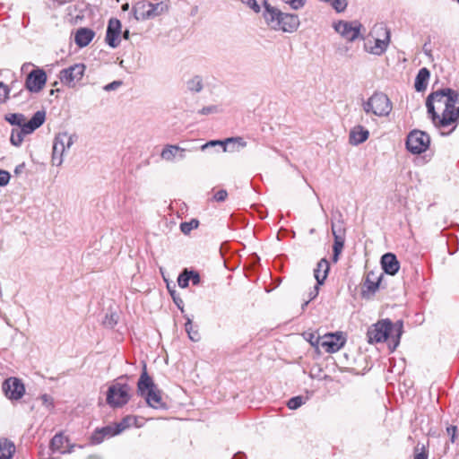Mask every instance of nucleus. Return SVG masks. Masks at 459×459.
I'll use <instances>...</instances> for the list:
<instances>
[{
  "instance_id": "nucleus-1",
  "label": "nucleus",
  "mask_w": 459,
  "mask_h": 459,
  "mask_svg": "<svg viewBox=\"0 0 459 459\" xmlns=\"http://www.w3.org/2000/svg\"><path fill=\"white\" fill-rule=\"evenodd\" d=\"M426 107L437 127L445 128L459 120V93L450 88L429 94Z\"/></svg>"
},
{
  "instance_id": "nucleus-2",
  "label": "nucleus",
  "mask_w": 459,
  "mask_h": 459,
  "mask_svg": "<svg viewBox=\"0 0 459 459\" xmlns=\"http://www.w3.org/2000/svg\"><path fill=\"white\" fill-rule=\"evenodd\" d=\"M402 333L401 321L393 324L389 319H383L368 328L367 336L370 343L388 342V348L393 352L400 343Z\"/></svg>"
},
{
  "instance_id": "nucleus-3",
  "label": "nucleus",
  "mask_w": 459,
  "mask_h": 459,
  "mask_svg": "<svg viewBox=\"0 0 459 459\" xmlns=\"http://www.w3.org/2000/svg\"><path fill=\"white\" fill-rule=\"evenodd\" d=\"M362 108L366 114L386 117L392 111L393 105L386 94L375 92L368 100L362 103Z\"/></svg>"
},
{
  "instance_id": "nucleus-4",
  "label": "nucleus",
  "mask_w": 459,
  "mask_h": 459,
  "mask_svg": "<svg viewBox=\"0 0 459 459\" xmlns=\"http://www.w3.org/2000/svg\"><path fill=\"white\" fill-rule=\"evenodd\" d=\"M46 120V112L44 110L37 111L33 117L24 125L22 128H13L11 132L10 142L13 145L20 146L24 139V136L33 133L36 129L40 127Z\"/></svg>"
},
{
  "instance_id": "nucleus-5",
  "label": "nucleus",
  "mask_w": 459,
  "mask_h": 459,
  "mask_svg": "<svg viewBox=\"0 0 459 459\" xmlns=\"http://www.w3.org/2000/svg\"><path fill=\"white\" fill-rule=\"evenodd\" d=\"M75 134H70L67 132H62L56 135L53 143L52 164L61 166L64 161V156L76 140Z\"/></svg>"
},
{
  "instance_id": "nucleus-6",
  "label": "nucleus",
  "mask_w": 459,
  "mask_h": 459,
  "mask_svg": "<svg viewBox=\"0 0 459 459\" xmlns=\"http://www.w3.org/2000/svg\"><path fill=\"white\" fill-rule=\"evenodd\" d=\"M168 11V5L163 2L152 4L147 1H139L133 8L134 16L137 21L153 19Z\"/></svg>"
},
{
  "instance_id": "nucleus-7",
  "label": "nucleus",
  "mask_w": 459,
  "mask_h": 459,
  "mask_svg": "<svg viewBox=\"0 0 459 459\" xmlns=\"http://www.w3.org/2000/svg\"><path fill=\"white\" fill-rule=\"evenodd\" d=\"M131 387L127 384L114 383L107 392V403L112 408H120L130 400Z\"/></svg>"
},
{
  "instance_id": "nucleus-8",
  "label": "nucleus",
  "mask_w": 459,
  "mask_h": 459,
  "mask_svg": "<svg viewBox=\"0 0 459 459\" xmlns=\"http://www.w3.org/2000/svg\"><path fill=\"white\" fill-rule=\"evenodd\" d=\"M430 144L429 135L420 130H412L407 136L406 148L413 154L426 152Z\"/></svg>"
},
{
  "instance_id": "nucleus-9",
  "label": "nucleus",
  "mask_w": 459,
  "mask_h": 459,
  "mask_svg": "<svg viewBox=\"0 0 459 459\" xmlns=\"http://www.w3.org/2000/svg\"><path fill=\"white\" fill-rule=\"evenodd\" d=\"M86 66L82 64H74L59 74L61 82L69 88H74L82 79Z\"/></svg>"
},
{
  "instance_id": "nucleus-10",
  "label": "nucleus",
  "mask_w": 459,
  "mask_h": 459,
  "mask_svg": "<svg viewBox=\"0 0 459 459\" xmlns=\"http://www.w3.org/2000/svg\"><path fill=\"white\" fill-rule=\"evenodd\" d=\"M2 390L11 401L20 400L25 394V386L17 377H8L3 382Z\"/></svg>"
},
{
  "instance_id": "nucleus-11",
  "label": "nucleus",
  "mask_w": 459,
  "mask_h": 459,
  "mask_svg": "<svg viewBox=\"0 0 459 459\" xmlns=\"http://www.w3.org/2000/svg\"><path fill=\"white\" fill-rule=\"evenodd\" d=\"M47 74L43 69L32 70L26 78L25 87L30 92H39L45 86Z\"/></svg>"
},
{
  "instance_id": "nucleus-12",
  "label": "nucleus",
  "mask_w": 459,
  "mask_h": 459,
  "mask_svg": "<svg viewBox=\"0 0 459 459\" xmlns=\"http://www.w3.org/2000/svg\"><path fill=\"white\" fill-rule=\"evenodd\" d=\"M344 343L345 338L342 333H327L322 336L320 347H322L325 352L333 353L342 349Z\"/></svg>"
},
{
  "instance_id": "nucleus-13",
  "label": "nucleus",
  "mask_w": 459,
  "mask_h": 459,
  "mask_svg": "<svg viewBox=\"0 0 459 459\" xmlns=\"http://www.w3.org/2000/svg\"><path fill=\"white\" fill-rule=\"evenodd\" d=\"M333 28L343 39L353 41L359 34V25L357 22L340 21L333 24Z\"/></svg>"
},
{
  "instance_id": "nucleus-14",
  "label": "nucleus",
  "mask_w": 459,
  "mask_h": 459,
  "mask_svg": "<svg viewBox=\"0 0 459 459\" xmlns=\"http://www.w3.org/2000/svg\"><path fill=\"white\" fill-rule=\"evenodd\" d=\"M120 34H121V22L116 18H111L108 21L106 42L107 44L115 48L120 44Z\"/></svg>"
},
{
  "instance_id": "nucleus-15",
  "label": "nucleus",
  "mask_w": 459,
  "mask_h": 459,
  "mask_svg": "<svg viewBox=\"0 0 459 459\" xmlns=\"http://www.w3.org/2000/svg\"><path fill=\"white\" fill-rule=\"evenodd\" d=\"M264 8L263 17L266 24L272 30H277V28L280 26L279 22L283 13L277 7L271 5L267 1H264Z\"/></svg>"
},
{
  "instance_id": "nucleus-16",
  "label": "nucleus",
  "mask_w": 459,
  "mask_h": 459,
  "mask_svg": "<svg viewBox=\"0 0 459 459\" xmlns=\"http://www.w3.org/2000/svg\"><path fill=\"white\" fill-rule=\"evenodd\" d=\"M279 23L277 30L292 33L298 30L300 22L297 14L283 13Z\"/></svg>"
},
{
  "instance_id": "nucleus-17",
  "label": "nucleus",
  "mask_w": 459,
  "mask_h": 459,
  "mask_svg": "<svg viewBox=\"0 0 459 459\" xmlns=\"http://www.w3.org/2000/svg\"><path fill=\"white\" fill-rule=\"evenodd\" d=\"M381 265L384 272L390 275H394L400 268L399 261L392 253H386L382 256Z\"/></svg>"
},
{
  "instance_id": "nucleus-18",
  "label": "nucleus",
  "mask_w": 459,
  "mask_h": 459,
  "mask_svg": "<svg viewBox=\"0 0 459 459\" xmlns=\"http://www.w3.org/2000/svg\"><path fill=\"white\" fill-rule=\"evenodd\" d=\"M382 278V274H377L374 272H368L365 277L364 281V290L363 294L368 293L370 295L374 294L379 287V283Z\"/></svg>"
},
{
  "instance_id": "nucleus-19",
  "label": "nucleus",
  "mask_w": 459,
  "mask_h": 459,
  "mask_svg": "<svg viewBox=\"0 0 459 459\" xmlns=\"http://www.w3.org/2000/svg\"><path fill=\"white\" fill-rule=\"evenodd\" d=\"M95 36V32L88 28H80L74 35V42L80 48L88 46Z\"/></svg>"
},
{
  "instance_id": "nucleus-20",
  "label": "nucleus",
  "mask_w": 459,
  "mask_h": 459,
  "mask_svg": "<svg viewBox=\"0 0 459 459\" xmlns=\"http://www.w3.org/2000/svg\"><path fill=\"white\" fill-rule=\"evenodd\" d=\"M368 136V130L365 129L362 126H356L350 132L349 142L352 145H359L367 141Z\"/></svg>"
},
{
  "instance_id": "nucleus-21",
  "label": "nucleus",
  "mask_w": 459,
  "mask_h": 459,
  "mask_svg": "<svg viewBox=\"0 0 459 459\" xmlns=\"http://www.w3.org/2000/svg\"><path fill=\"white\" fill-rule=\"evenodd\" d=\"M388 41V35L386 37V39H375L373 41L368 39L365 45V48L368 52L380 56L386 50Z\"/></svg>"
},
{
  "instance_id": "nucleus-22",
  "label": "nucleus",
  "mask_w": 459,
  "mask_h": 459,
  "mask_svg": "<svg viewBox=\"0 0 459 459\" xmlns=\"http://www.w3.org/2000/svg\"><path fill=\"white\" fill-rule=\"evenodd\" d=\"M152 388H156L152 379L148 375L146 371V367L144 366L143 371L140 376L137 384V392L140 395L143 396L149 390H152Z\"/></svg>"
},
{
  "instance_id": "nucleus-23",
  "label": "nucleus",
  "mask_w": 459,
  "mask_h": 459,
  "mask_svg": "<svg viewBox=\"0 0 459 459\" xmlns=\"http://www.w3.org/2000/svg\"><path fill=\"white\" fill-rule=\"evenodd\" d=\"M145 397L146 403L149 406L154 409H165L166 405L162 402V398L160 393L157 388H152V390H149L143 395Z\"/></svg>"
},
{
  "instance_id": "nucleus-24",
  "label": "nucleus",
  "mask_w": 459,
  "mask_h": 459,
  "mask_svg": "<svg viewBox=\"0 0 459 459\" xmlns=\"http://www.w3.org/2000/svg\"><path fill=\"white\" fill-rule=\"evenodd\" d=\"M329 271V263L326 259H321L314 270V276L316 280L317 285H322L327 277Z\"/></svg>"
},
{
  "instance_id": "nucleus-25",
  "label": "nucleus",
  "mask_w": 459,
  "mask_h": 459,
  "mask_svg": "<svg viewBox=\"0 0 459 459\" xmlns=\"http://www.w3.org/2000/svg\"><path fill=\"white\" fill-rule=\"evenodd\" d=\"M429 76L430 73L427 68L423 67L419 71L414 83V87L417 91H422L426 90Z\"/></svg>"
},
{
  "instance_id": "nucleus-26",
  "label": "nucleus",
  "mask_w": 459,
  "mask_h": 459,
  "mask_svg": "<svg viewBox=\"0 0 459 459\" xmlns=\"http://www.w3.org/2000/svg\"><path fill=\"white\" fill-rule=\"evenodd\" d=\"M15 452L14 444L6 439H0V459H10Z\"/></svg>"
},
{
  "instance_id": "nucleus-27",
  "label": "nucleus",
  "mask_w": 459,
  "mask_h": 459,
  "mask_svg": "<svg viewBox=\"0 0 459 459\" xmlns=\"http://www.w3.org/2000/svg\"><path fill=\"white\" fill-rule=\"evenodd\" d=\"M117 434L118 433L116 432V426H107L100 429H97L92 436V439L96 443H100L105 437H113Z\"/></svg>"
},
{
  "instance_id": "nucleus-28",
  "label": "nucleus",
  "mask_w": 459,
  "mask_h": 459,
  "mask_svg": "<svg viewBox=\"0 0 459 459\" xmlns=\"http://www.w3.org/2000/svg\"><path fill=\"white\" fill-rule=\"evenodd\" d=\"M4 120L12 126H18L17 128L24 127L28 122L25 116L21 113H8L4 116Z\"/></svg>"
},
{
  "instance_id": "nucleus-29",
  "label": "nucleus",
  "mask_w": 459,
  "mask_h": 459,
  "mask_svg": "<svg viewBox=\"0 0 459 459\" xmlns=\"http://www.w3.org/2000/svg\"><path fill=\"white\" fill-rule=\"evenodd\" d=\"M137 419L134 416H126L120 422L116 424V432L121 433L127 428L135 425Z\"/></svg>"
},
{
  "instance_id": "nucleus-30",
  "label": "nucleus",
  "mask_w": 459,
  "mask_h": 459,
  "mask_svg": "<svg viewBox=\"0 0 459 459\" xmlns=\"http://www.w3.org/2000/svg\"><path fill=\"white\" fill-rule=\"evenodd\" d=\"M178 151L183 152L185 150L176 145H168L162 150L160 156L165 160H172Z\"/></svg>"
},
{
  "instance_id": "nucleus-31",
  "label": "nucleus",
  "mask_w": 459,
  "mask_h": 459,
  "mask_svg": "<svg viewBox=\"0 0 459 459\" xmlns=\"http://www.w3.org/2000/svg\"><path fill=\"white\" fill-rule=\"evenodd\" d=\"M332 233L333 238H336V236L345 238V228L342 219L335 222H332Z\"/></svg>"
},
{
  "instance_id": "nucleus-32",
  "label": "nucleus",
  "mask_w": 459,
  "mask_h": 459,
  "mask_svg": "<svg viewBox=\"0 0 459 459\" xmlns=\"http://www.w3.org/2000/svg\"><path fill=\"white\" fill-rule=\"evenodd\" d=\"M185 329L191 341L198 342L200 340V334L197 330L194 329L192 320L190 318H187L186 323L185 324Z\"/></svg>"
},
{
  "instance_id": "nucleus-33",
  "label": "nucleus",
  "mask_w": 459,
  "mask_h": 459,
  "mask_svg": "<svg viewBox=\"0 0 459 459\" xmlns=\"http://www.w3.org/2000/svg\"><path fill=\"white\" fill-rule=\"evenodd\" d=\"M186 85L187 89L193 92H199L203 89V82L199 76H195L194 78L190 79Z\"/></svg>"
},
{
  "instance_id": "nucleus-34",
  "label": "nucleus",
  "mask_w": 459,
  "mask_h": 459,
  "mask_svg": "<svg viewBox=\"0 0 459 459\" xmlns=\"http://www.w3.org/2000/svg\"><path fill=\"white\" fill-rule=\"evenodd\" d=\"M345 238L337 237L334 238V243H333V261L336 262L338 260V256L341 254L343 246H344Z\"/></svg>"
},
{
  "instance_id": "nucleus-35",
  "label": "nucleus",
  "mask_w": 459,
  "mask_h": 459,
  "mask_svg": "<svg viewBox=\"0 0 459 459\" xmlns=\"http://www.w3.org/2000/svg\"><path fill=\"white\" fill-rule=\"evenodd\" d=\"M305 339L311 344V346L318 349L321 344L322 336H320L317 333H305Z\"/></svg>"
},
{
  "instance_id": "nucleus-36",
  "label": "nucleus",
  "mask_w": 459,
  "mask_h": 459,
  "mask_svg": "<svg viewBox=\"0 0 459 459\" xmlns=\"http://www.w3.org/2000/svg\"><path fill=\"white\" fill-rule=\"evenodd\" d=\"M65 441V438L62 435H55L50 442V448L53 451H58L64 454V451H61V448L63 446V443Z\"/></svg>"
},
{
  "instance_id": "nucleus-37",
  "label": "nucleus",
  "mask_w": 459,
  "mask_h": 459,
  "mask_svg": "<svg viewBox=\"0 0 459 459\" xmlns=\"http://www.w3.org/2000/svg\"><path fill=\"white\" fill-rule=\"evenodd\" d=\"M198 221L192 220L190 221L182 222L180 224V230L184 234H188L190 231L198 227Z\"/></svg>"
},
{
  "instance_id": "nucleus-38",
  "label": "nucleus",
  "mask_w": 459,
  "mask_h": 459,
  "mask_svg": "<svg viewBox=\"0 0 459 459\" xmlns=\"http://www.w3.org/2000/svg\"><path fill=\"white\" fill-rule=\"evenodd\" d=\"M189 274L188 269H184L183 272L178 275V284L180 288L185 289L189 285Z\"/></svg>"
},
{
  "instance_id": "nucleus-39",
  "label": "nucleus",
  "mask_w": 459,
  "mask_h": 459,
  "mask_svg": "<svg viewBox=\"0 0 459 459\" xmlns=\"http://www.w3.org/2000/svg\"><path fill=\"white\" fill-rule=\"evenodd\" d=\"M303 403H304V401L301 396H295V397L290 398L288 401L287 405H288L289 409L296 410V409L299 408Z\"/></svg>"
},
{
  "instance_id": "nucleus-40",
  "label": "nucleus",
  "mask_w": 459,
  "mask_h": 459,
  "mask_svg": "<svg viewBox=\"0 0 459 459\" xmlns=\"http://www.w3.org/2000/svg\"><path fill=\"white\" fill-rule=\"evenodd\" d=\"M10 89L4 82H0V104L5 103L9 98Z\"/></svg>"
},
{
  "instance_id": "nucleus-41",
  "label": "nucleus",
  "mask_w": 459,
  "mask_h": 459,
  "mask_svg": "<svg viewBox=\"0 0 459 459\" xmlns=\"http://www.w3.org/2000/svg\"><path fill=\"white\" fill-rule=\"evenodd\" d=\"M216 145L222 146L223 152H227L228 143H226V140L225 141H220V140L210 141L202 146V150H205L208 147H212V146H216Z\"/></svg>"
},
{
  "instance_id": "nucleus-42",
  "label": "nucleus",
  "mask_w": 459,
  "mask_h": 459,
  "mask_svg": "<svg viewBox=\"0 0 459 459\" xmlns=\"http://www.w3.org/2000/svg\"><path fill=\"white\" fill-rule=\"evenodd\" d=\"M241 3L250 7L255 13L260 12V6L256 0H241Z\"/></svg>"
},
{
  "instance_id": "nucleus-43",
  "label": "nucleus",
  "mask_w": 459,
  "mask_h": 459,
  "mask_svg": "<svg viewBox=\"0 0 459 459\" xmlns=\"http://www.w3.org/2000/svg\"><path fill=\"white\" fill-rule=\"evenodd\" d=\"M189 280L193 285H198L201 281L200 274L193 270H188Z\"/></svg>"
},
{
  "instance_id": "nucleus-44",
  "label": "nucleus",
  "mask_w": 459,
  "mask_h": 459,
  "mask_svg": "<svg viewBox=\"0 0 459 459\" xmlns=\"http://www.w3.org/2000/svg\"><path fill=\"white\" fill-rule=\"evenodd\" d=\"M10 174L6 170L0 169V186H6L10 181Z\"/></svg>"
},
{
  "instance_id": "nucleus-45",
  "label": "nucleus",
  "mask_w": 459,
  "mask_h": 459,
  "mask_svg": "<svg viewBox=\"0 0 459 459\" xmlns=\"http://www.w3.org/2000/svg\"><path fill=\"white\" fill-rule=\"evenodd\" d=\"M227 191L224 189H221L214 194L213 199L217 202H223L227 198Z\"/></svg>"
},
{
  "instance_id": "nucleus-46",
  "label": "nucleus",
  "mask_w": 459,
  "mask_h": 459,
  "mask_svg": "<svg viewBox=\"0 0 459 459\" xmlns=\"http://www.w3.org/2000/svg\"><path fill=\"white\" fill-rule=\"evenodd\" d=\"M117 324V316L115 314H111L110 316H107L104 321V325L108 327H114Z\"/></svg>"
},
{
  "instance_id": "nucleus-47",
  "label": "nucleus",
  "mask_w": 459,
  "mask_h": 459,
  "mask_svg": "<svg viewBox=\"0 0 459 459\" xmlns=\"http://www.w3.org/2000/svg\"><path fill=\"white\" fill-rule=\"evenodd\" d=\"M40 400L42 401L43 405H45L47 408H52L53 407V398L45 394L40 396Z\"/></svg>"
},
{
  "instance_id": "nucleus-48",
  "label": "nucleus",
  "mask_w": 459,
  "mask_h": 459,
  "mask_svg": "<svg viewBox=\"0 0 459 459\" xmlns=\"http://www.w3.org/2000/svg\"><path fill=\"white\" fill-rule=\"evenodd\" d=\"M226 143H238L240 147H245L247 145V143L243 141L241 137H236V138H228L226 139Z\"/></svg>"
},
{
  "instance_id": "nucleus-49",
  "label": "nucleus",
  "mask_w": 459,
  "mask_h": 459,
  "mask_svg": "<svg viewBox=\"0 0 459 459\" xmlns=\"http://www.w3.org/2000/svg\"><path fill=\"white\" fill-rule=\"evenodd\" d=\"M306 0H290L289 2L290 7L294 10H299L304 6Z\"/></svg>"
},
{
  "instance_id": "nucleus-50",
  "label": "nucleus",
  "mask_w": 459,
  "mask_h": 459,
  "mask_svg": "<svg viewBox=\"0 0 459 459\" xmlns=\"http://www.w3.org/2000/svg\"><path fill=\"white\" fill-rule=\"evenodd\" d=\"M122 84L121 81H114L104 86L106 91H110L117 89Z\"/></svg>"
},
{
  "instance_id": "nucleus-51",
  "label": "nucleus",
  "mask_w": 459,
  "mask_h": 459,
  "mask_svg": "<svg viewBox=\"0 0 459 459\" xmlns=\"http://www.w3.org/2000/svg\"><path fill=\"white\" fill-rule=\"evenodd\" d=\"M216 111H217L216 106H208V107H204L202 109H200L199 113L202 115H208L211 113H214Z\"/></svg>"
},
{
  "instance_id": "nucleus-52",
  "label": "nucleus",
  "mask_w": 459,
  "mask_h": 459,
  "mask_svg": "<svg viewBox=\"0 0 459 459\" xmlns=\"http://www.w3.org/2000/svg\"><path fill=\"white\" fill-rule=\"evenodd\" d=\"M318 290H319V285L316 284L314 287V290H311L309 293V297H310L309 300L314 299L318 295Z\"/></svg>"
},
{
  "instance_id": "nucleus-53",
  "label": "nucleus",
  "mask_w": 459,
  "mask_h": 459,
  "mask_svg": "<svg viewBox=\"0 0 459 459\" xmlns=\"http://www.w3.org/2000/svg\"><path fill=\"white\" fill-rule=\"evenodd\" d=\"M414 459H428V455L425 452L417 453Z\"/></svg>"
},
{
  "instance_id": "nucleus-54",
  "label": "nucleus",
  "mask_w": 459,
  "mask_h": 459,
  "mask_svg": "<svg viewBox=\"0 0 459 459\" xmlns=\"http://www.w3.org/2000/svg\"><path fill=\"white\" fill-rule=\"evenodd\" d=\"M173 300L176 303V305L178 306V307L183 311V307L180 306V304L183 303L182 299H177L175 297H173Z\"/></svg>"
},
{
  "instance_id": "nucleus-55",
  "label": "nucleus",
  "mask_w": 459,
  "mask_h": 459,
  "mask_svg": "<svg viewBox=\"0 0 459 459\" xmlns=\"http://www.w3.org/2000/svg\"><path fill=\"white\" fill-rule=\"evenodd\" d=\"M123 37H124V39H129V30H125L123 32Z\"/></svg>"
},
{
  "instance_id": "nucleus-56",
  "label": "nucleus",
  "mask_w": 459,
  "mask_h": 459,
  "mask_svg": "<svg viewBox=\"0 0 459 459\" xmlns=\"http://www.w3.org/2000/svg\"><path fill=\"white\" fill-rule=\"evenodd\" d=\"M22 93H23V91L22 90V91H20V92H19L18 94H13V98H16V97H18V96L22 95Z\"/></svg>"
},
{
  "instance_id": "nucleus-57",
  "label": "nucleus",
  "mask_w": 459,
  "mask_h": 459,
  "mask_svg": "<svg viewBox=\"0 0 459 459\" xmlns=\"http://www.w3.org/2000/svg\"><path fill=\"white\" fill-rule=\"evenodd\" d=\"M309 301H310V300H307V301H306V302L302 305V309H304V308H305V307H307V304H308V302H309Z\"/></svg>"
},
{
  "instance_id": "nucleus-58",
  "label": "nucleus",
  "mask_w": 459,
  "mask_h": 459,
  "mask_svg": "<svg viewBox=\"0 0 459 459\" xmlns=\"http://www.w3.org/2000/svg\"><path fill=\"white\" fill-rule=\"evenodd\" d=\"M122 8H123V10H127L128 9V4H126L123 5Z\"/></svg>"
},
{
  "instance_id": "nucleus-59",
  "label": "nucleus",
  "mask_w": 459,
  "mask_h": 459,
  "mask_svg": "<svg viewBox=\"0 0 459 459\" xmlns=\"http://www.w3.org/2000/svg\"><path fill=\"white\" fill-rule=\"evenodd\" d=\"M180 158L181 159H184L185 158V155L183 153L180 154Z\"/></svg>"
},
{
  "instance_id": "nucleus-60",
  "label": "nucleus",
  "mask_w": 459,
  "mask_h": 459,
  "mask_svg": "<svg viewBox=\"0 0 459 459\" xmlns=\"http://www.w3.org/2000/svg\"><path fill=\"white\" fill-rule=\"evenodd\" d=\"M455 429H456V428H455V427H453V428H452V430H453V432H454V433H455Z\"/></svg>"
},
{
  "instance_id": "nucleus-61",
  "label": "nucleus",
  "mask_w": 459,
  "mask_h": 459,
  "mask_svg": "<svg viewBox=\"0 0 459 459\" xmlns=\"http://www.w3.org/2000/svg\"><path fill=\"white\" fill-rule=\"evenodd\" d=\"M458 4H459V0H457Z\"/></svg>"
}]
</instances>
